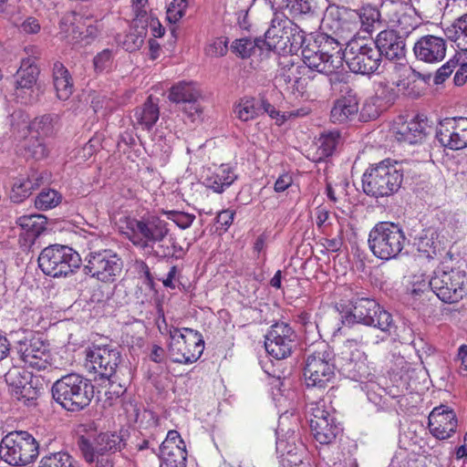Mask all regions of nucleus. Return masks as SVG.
<instances>
[{"label": "nucleus", "mask_w": 467, "mask_h": 467, "mask_svg": "<svg viewBox=\"0 0 467 467\" xmlns=\"http://www.w3.org/2000/svg\"><path fill=\"white\" fill-rule=\"evenodd\" d=\"M123 234L131 244L145 254L157 258H181L182 247L171 234L170 223L159 215L142 216L140 219L125 218Z\"/></svg>", "instance_id": "obj_1"}, {"label": "nucleus", "mask_w": 467, "mask_h": 467, "mask_svg": "<svg viewBox=\"0 0 467 467\" xmlns=\"http://www.w3.org/2000/svg\"><path fill=\"white\" fill-rule=\"evenodd\" d=\"M51 390L54 400L72 412L87 408L94 397L91 380L77 373L61 377L53 384Z\"/></svg>", "instance_id": "obj_2"}, {"label": "nucleus", "mask_w": 467, "mask_h": 467, "mask_svg": "<svg viewBox=\"0 0 467 467\" xmlns=\"http://www.w3.org/2000/svg\"><path fill=\"white\" fill-rule=\"evenodd\" d=\"M344 318L348 324L358 323L373 327L387 335H390L396 328L389 312L385 310L376 300L358 295L350 299L349 310Z\"/></svg>", "instance_id": "obj_3"}, {"label": "nucleus", "mask_w": 467, "mask_h": 467, "mask_svg": "<svg viewBox=\"0 0 467 467\" xmlns=\"http://www.w3.org/2000/svg\"><path fill=\"white\" fill-rule=\"evenodd\" d=\"M403 173L396 163L387 159L371 165L362 176V189L374 198L390 196L401 186Z\"/></svg>", "instance_id": "obj_4"}, {"label": "nucleus", "mask_w": 467, "mask_h": 467, "mask_svg": "<svg viewBox=\"0 0 467 467\" xmlns=\"http://www.w3.org/2000/svg\"><path fill=\"white\" fill-rule=\"evenodd\" d=\"M335 357L324 341L312 345L306 352L304 376L307 387L325 389L335 378Z\"/></svg>", "instance_id": "obj_5"}, {"label": "nucleus", "mask_w": 467, "mask_h": 467, "mask_svg": "<svg viewBox=\"0 0 467 467\" xmlns=\"http://www.w3.org/2000/svg\"><path fill=\"white\" fill-rule=\"evenodd\" d=\"M406 235L394 223L379 222L368 234L369 250L377 258L389 261L397 258L405 247Z\"/></svg>", "instance_id": "obj_6"}, {"label": "nucleus", "mask_w": 467, "mask_h": 467, "mask_svg": "<svg viewBox=\"0 0 467 467\" xmlns=\"http://www.w3.org/2000/svg\"><path fill=\"white\" fill-rule=\"evenodd\" d=\"M81 265L77 251L62 244H51L42 250L38 256V266L42 272L52 277L67 276Z\"/></svg>", "instance_id": "obj_7"}, {"label": "nucleus", "mask_w": 467, "mask_h": 467, "mask_svg": "<svg viewBox=\"0 0 467 467\" xmlns=\"http://www.w3.org/2000/svg\"><path fill=\"white\" fill-rule=\"evenodd\" d=\"M38 455V444L27 431H12L0 443V457L13 466H24Z\"/></svg>", "instance_id": "obj_8"}, {"label": "nucleus", "mask_w": 467, "mask_h": 467, "mask_svg": "<svg viewBox=\"0 0 467 467\" xmlns=\"http://www.w3.org/2000/svg\"><path fill=\"white\" fill-rule=\"evenodd\" d=\"M169 356L174 363L192 364L197 361L204 348L202 336L197 330L183 327L170 332Z\"/></svg>", "instance_id": "obj_9"}, {"label": "nucleus", "mask_w": 467, "mask_h": 467, "mask_svg": "<svg viewBox=\"0 0 467 467\" xmlns=\"http://www.w3.org/2000/svg\"><path fill=\"white\" fill-rule=\"evenodd\" d=\"M368 339L363 336L345 341L343 350L337 358V363L339 370L346 377L356 381H363L369 379L372 376L367 355L358 348L359 345L368 344Z\"/></svg>", "instance_id": "obj_10"}, {"label": "nucleus", "mask_w": 467, "mask_h": 467, "mask_svg": "<svg viewBox=\"0 0 467 467\" xmlns=\"http://www.w3.org/2000/svg\"><path fill=\"white\" fill-rule=\"evenodd\" d=\"M306 413L309 417V426L315 440L320 444L334 442L342 428L330 407H327V401L322 399L309 402L306 405Z\"/></svg>", "instance_id": "obj_11"}, {"label": "nucleus", "mask_w": 467, "mask_h": 467, "mask_svg": "<svg viewBox=\"0 0 467 467\" xmlns=\"http://www.w3.org/2000/svg\"><path fill=\"white\" fill-rule=\"evenodd\" d=\"M429 286L442 302H458L466 294V273L459 268L437 269L429 281Z\"/></svg>", "instance_id": "obj_12"}, {"label": "nucleus", "mask_w": 467, "mask_h": 467, "mask_svg": "<svg viewBox=\"0 0 467 467\" xmlns=\"http://www.w3.org/2000/svg\"><path fill=\"white\" fill-rule=\"evenodd\" d=\"M84 271L103 283H112L120 275L123 261L111 249L92 250L86 255Z\"/></svg>", "instance_id": "obj_13"}, {"label": "nucleus", "mask_w": 467, "mask_h": 467, "mask_svg": "<svg viewBox=\"0 0 467 467\" xmlns=\"http://www.w3.org/2000/svg\"><path fill=\"white\" fill-rule=\"evenodd\" d=\"M344 61L352 72L361 75L375 72L380 65L379 53L374 44L352 36L345 47Z\"/></svg>", "instance_id": "obj_14"}, {"label": "nucleus", "mask_w": 467, "mask_h": 467, "mask_svg": "<svg viewBox=\"0 0 467 467\" xmlns=\"http://www.w3.org/2000/svg\"><path fill=\"white\" fill-rule=\"evenodd\" d=\"M121 360L119 350L111 345H92L86 350V368L100 379L111 380Z\"/></svg>", "instance_id": "obj_15"}, {"label": "nucleus", "mask_w": 467, "mask_h": 467, "mask_svg": "<svg viewBox=\"0 0 467 467\" xmlns=\"http://www.w3.org/2000/svg\"><path fill=\"white\" fill-rule=\"evenodd\" d=\"M14 351L25 365L37 370H44L49 365L48 358L50 355L47 346L40 337L34 336L32 332H23L21 336L17 335Z\"/></svg>", "instance_id": "obj_16"}, {"label": "nucleus", "mask_w": 467, "mask_h": 467, "mask_svg": "<svg viewBox=\"0 0 467 467\" xmlns=\"http://www.w3.org/2000/svg\"><path fill=\"white\" fill-rule=\"evenodd\" d=\"M28 57L21 60V65L15 75L14 95L21 103H29L32 100L34 87L36 84L39 69L36 65V59L39 55L35 47H26Z\"/></svg>", "instance_id": "obj_17"}, {"label": "nucleus", "mask_w": 467, "mask_h": 467, "mask_svg": "<svg viewBox=\"0 0 467 467\" xmlns=\"http://www.w3.org/2000/svg\"><path fill=\"white\" fill-rule=\"evenodd\" d=\"M77 444L83 458L89 463L95 462L96 454L114 453L125 446L123 436L117 432L100 433L94 439V441H90L85 436H80Z\"/></svg>", "instance_id": "obj_18"}, {"label": "nucleus", "mask_w": 467, "mask_h": 467, "mask_svg": "<svg viewBox=\"0 0 467 467\" xmlns=\"http://www.w3.org/2000/svg\"><path fill=\"white\" fill-rule=\"evenodd\" d=\"M296 332L287 323H275L265 336V350L276 359L286 358L296 347Z\"/></svg>", "instance_id": "obj_19"}, {"label": "nucleus", "mask_w": 467, "mask_h": 467, "mask_svg": "<svg viewBox=\"0 0 467 467\" xmlns=\"http://www.w3.org/2000/svg\"><path fill=\"white\" fill-rule=\"evenodd\" d=\"M436 138L441 146L451 150L467 147V118H445L437 126Z\"/></svg>", "instance_id": "obj_20"}, {"label": "nucleus", "mask_w": 467, "mask_h": 467, "mask_svg": "<svg viewBox=\"0 0 467 467\" xmlns=\"http://www.w3.org/2000/svg\"><path fill=\"white\" fill-rule=\"evenodd\" d=\"M201 96L192 82L181 81L170 88L169 99L180 106V109L192 120L199 118L202 109L198 103Z\"/></svg>", "instance_id": "obj_21"}, {"label": "nucleus", "mask_w": 467, "mask_h": 467, "mask_svg": "<svg viewBox=\"0 0 467 467\" xmlns=\"http://www.w3.org/2000/svg\"><path fill=\"white\" fill-rule=\"evenodd\" d=\"M384 20L395 27L397 33L408 37L419 26L420 22L413 8L407 5H394L393 3L383 5Z\"/></svg>", "instance_id": "obj_22"}, {"label": "nucleus", "mask_w": 467, "mask_h": 467, "mask_svg": "<svg viewBox=\"0 0 467 467\" xmlns=\"http://www.w3.org/2000/svg\"><path fill=\"white\" fill-rule=\"evenodd\" d=\"M430 432L438 440L451 438L456 431L458 420L455 412L447 406L434 408L429 415Z\"/></svg>", "instance_id": "obj_23"}, {"label": "nucleus", "mask_w": 467, "mask_h": 467, "mask_svg": "<svg viewBox=\"0 0 467 467\" xmlns=\"http://www.w3.org/2000/svg\"><path fill=\"white\" fill-rule=\"evenodd\" d=\"M446 49V41L442 37L433 35L421 36L413 46L415 57L429 64H435L443 60Z\"/></svg>", "instance_id": "obj_24"}, {"label": "nucleus", "mask_w": 467, "mask_h": 467, "mask_svg": "<svg viewBox=\"0 0 467 467\" xmlns=\"http://www.w3.org/2000/svg\"><path fill=\"white\" fill-rule=\"evenodd\" d=\"M395 30H382L376 37L374 47L381 57L389 60H400L406 57V42Z\"/></svg>", "instance_id": "obj_25"}, {"label": "nucleus", "mask_w": 467, "mask_h": 467, "mask_svg": "<svg viewBox=\"0 0 467 467\" xmlns=\"http://www.w3.org/2000/svg\"><path fill=\"white\" fill-rule=\"evenodd\" d=\"M6 384L12 395L17 400H31L36 398L37 391L34 387L32 374L20 368H13L5 375Z\"/></svg>", "instance_id": "obj_26"}, {"label": "nucleus", "mask_w": 467, "mask_h": 467, "mask_svg": "<svg viewBox=\"0 0 467 467\" xmlns=\"http://www.w3.org/2000/svg\"><path fill=\"white\" fill-rule=\"evenodd\" d=\"M303 64L307 67V74L310 70L318 73H331L340 67V60L337 56H330V60L317 47V42L312 47L306 46L301 50Z\"/></svg>", "instance_id": "obj_27"}, {"label": "nucleus", "mask_w": 467, "mask_h": 467, "mask_svg": "<svg viewBox=\"0 0 467 467\" xmlns=\"http://www.w3.org/2000/svg\"><path fill=\"white\" fill-rule=\"evenodd\" d=\"M427 120L422 117L417 116L409 121L397 123L393 133L399 142L416 144L424 140L427 134Z\"/></svg>", "instance_id": "obj_28"}, {"label": "nucleus", "mask_w": 467, "mask_h": 467, "mask_svg": "<svg viewBox=\"0 0 467 467\" xmlns=\"http://www.w3.org/2000/svg\"><path fill=\"white\" fill-rule=\"evenodd\" d=\"M344 28L341 31L334 32L335 36H328L324 34L319 36L317 42V47L319 52H322L325 57L330 60V56H337L340 60V67L343 66L345 57V48L351 37V32L344 35Z\"/></svg>", "instance_id": "obj_29"}, {"label": "nucleus", "mask_w": 467, "mask_h": 467, "mask_svg": "<svg viewBox=\"0 0 467 467\" xmlns=\"http://www.w3.org/2000/svg\"><path fill=\"white\" fill-rule=\"evenodd\" d=\"M238 176L229 164H222L213 170L208 169L203 179V184L216 193H222L228 189Z\"/></svg>", "instance_id": "obj_30"}, {"label": "nucleus", "mask_w": 467, "mask_h": 467, "mask_svg": "<svg viewBox=\"0 0 467 467\" xmlns=\"http://www.w3.org/2000/svg\"><path fill=\"white\" fill-rule=\"evenodd\" d=\"M159 117V106L152 101L151 97H149L141 106L134 109L131 121L135 129L150 130L156 124Z\"/></svg>", "instance_id": "obj_31"}, {"label": "nucleus", "mask_w": 467, "mask_h": 467, "mask_svg": "<svg viewBox=\"0 0 467 467\" xmlns=\"http://www.w3.org/2000/svg\"><path fill=\"white\" fill-rule=\"evenodd\" d=\"M43 177L33 172L27 177H16L13 179L11 190L9 192L10 200L15 203H20L29 197L34 190L39 187Z\"/></svg>", "instance_id": "obj_32"}, {"label": "nucleus", "mask_w": 467, "mask_h": 467, "mask_svg": "<svg viewBox=\"0 0 467 467\" xmlns=\"http://www.w3.org/2000/svg\"><path fill=\"white\" fill-rule=\"evenodd\" d=\"M358 111V99L351 91H348L346 96H342L334 102L330 111V119L334 123H345L354 118Z\"/></svg>", "instance_id": "obj_33"}, {"label": "nucleus", "mask_w": 467, "mask_h": 467, "mask_svg": "<svg viewBox=\"0 0 467 467\" xmlns=\"http://www.w3.org/2000/svg\"><path fill=\"white\" fill-rule=\"evenodd\" d=\"M284 25L278 23L277 26L273 25L265 34V39H262L261 46H265L267 49L274 50L277 53H286L287 44L290 41L288 36V24Z\"/></svg>", "instance_id": "obj_34"}, {"label": "nucleus", "mask_w": 467, "mask_h": 467, "mask_svg": "<svg viewBox=\"0 0 467 467\" xmlns=\"http://www.w3.org/2000/svg\"><path fill=\"white\" fill-rule=\"evenodd\" d=\"M52 77L57 97L61 100H67L73 92V81L67 68L61 62H55Z\"/></svg>", "instance_id": "obj_35"}, {"label": "nucleus", "mask_w": 467, "mask_h": 467, "mask_svg": "<svg viewBox=\"0 0 467 467\" xmlns=\"http://www.w3.org/2000/svg\"><path fill=\"white\" fill-rule=\"evenodd\" d=\"M430 76H425L420 72L410 68L407 74L399 80L397 86L404 95L410 98H418L422 94L421 83H426Z\"/></svg>", "instance_id": "obj_36"}, {"label": "nucleus", "mask_w": 467, "mask_h": 467, "mask_svg": "<svg viewBox=\"0 0 467 467\" xmlns=\"http://www.w3.org/2000/svg\"><path fill=\"white\" fill-rule=\"evenodd\" d=\"M283 65L275 77L276 83L286 91L289 86L295 82L300 74H307V67L300 64H296L291 60L281 63Z\"/></svg>", "instance_id": "obj_37"}, {"label": "nucleus", "mask_w": 467, "mask_h": 467, "mask_svg": "<svg viewBox=\"0 0 467 467\" xmlns=\"http://www.w3.org/2000/svg\"><path fill=\"white\" fill-rule=\"evenodd\" d=\"M234 114L243 122L258 118L260 116L258 101L254 97L241 98L234 106Z\"/></svg>", "instance_id": "obj_38"}, {"label": "nucleus", "mask_w": 467, "mask_h": 467, "mask_svg": "<svg viewBox=\"0 0 467 467\" xmlns=\"http://www.w3.org/2000/svg\"><path fill=\"white\" fill-rule=\"evenodd\" d=\"M340 140L339 132L337 130L324 132L317 139L316 143L317 147V161H323L324 159L331 156Z\"/></svg>", "instance_id": "obj_39"}, {"label": "nucleus", "mask_w": 467, "mask_h": 467, "mask_svg": "<svg viewBox=\"0 0 467 467\" xmlns=\"http://www.w3.org/2000/svg\"><path fill=\"white\" fill-rule=\"evenodd\" d=\"M25 129L28 130L32 138H44L50 136L54 131L53 118L50 115H44L36 118L34 120L24 119Z\"/></svg>", "instance_id": "obj_40"}, {"label": "nucleus", "mask_w": 467, "mask_h": 467, "mask_svg": "<svg viewBox=\"0 0 467 467\" xmlns=\"http://www.w3.org/2000/svg\"><path fill=\"white\" fill-rule=\"evenodd\" d=\"M440 244L438 234L431 228L423 230L416 242L418 251L428 258H432L436 255L437 251L440 249Z\"/></svg>", "instance_id": "obj_41"}, {"label": "nucleus", "mask_w": 467, "mask_h": 467, "mask_svg": "<svg viewBox=\"0 0 467 467\" xmlns=\"http://www.w3.org/2000/svg\"><path fill=\"white\" fill-rule=\"evenodd\" d=\"M187 455L186 446L160 451V467H186Z\"/></svg>", "instance_id": "obj_42"}, {"label": "nucleus", "mask_w": 467, "mask_h": 467, "mask_svg": "<svg viewBox=\"0 0 467 467\" xmlns=\"http://www.w3.org/2000/svg\"><path fill=\"white\" fill-rule=\"evenodd\" d=\"M38 467H80L70 454L65 451L49 453L44 456Z\"/></svg>", "instance_id": "obj_43"}, {"label": "nucleus", "mask_w": 467, "mask_h": 467, "mask_svg": "<svg viewBox=\"0 0 467 467\" xmlns=\"http://www.w3.org/2000/svg\"><path fill=\"white\" fill-rule=\"evenodd\" d=\"M18 224L26 231L28 238L37 237L44 230L45 217L33 214L30 216H22L18 218Z\"/></svg>", "instance_id": "obj_44"}, {"label": "nucleus", "mask_w": 467, "mask_h": 467, "mask_svg": "<svg viewBox=\"0 0 467 467\" xmlns=\"http://www.w3.org/2000/svg\"><path fill=\"white\" fill-rule=\"evenodd\" d=\"M261 43V38L252 39L250 37H244L234 40L231 49L237 56L246 58L251 57L256 47L262 49Z\"/></svg>", "instance_id": "obj_45"}, {"label": "nucleus", "mask_w": 467, "mask_h": 467, "mask_svg": "<svg viewBox=\"0 0 467 467\" xmlns=\"http://www.w3.org/2000/svg\"><path fill=\"white\" fill-rule=\"evenodd\" d=\"M381 17L384 18L383 7L380 11L373 7L363 8L359 15L361 27L366 32H371L376 25L380 24Z\"/></svg>", "instance_id": "obj_46"}, {"label": "nucleus", "mask_w": 467, "mask_h": 467, "mask_svg": "<svg viewBox=\"0 0 467 467\" xmlns=\"http://www.w3.org/2000/svg\"><path fill=\"white\" fill-rule=\"evenodd\" d=\"M61 202V195L55 190H42L36 196L35 205L38 210H49Z\"/></svg>", "instance_id": "obj_47"}, {"label": "nucleus", "mask_w": 467, "mask_h": 467, "mask_svg": "<svg viewBox=\"0 0 467 467\" xmlns=\"http://www.w3.org/2000/svg\"><path fill=\"white\" fill-rule=\"evenodd\" d=\"M288 26V36H290V41L287 44L286 53H296L300 48H304L303 47L305 43V35L304 32L298 30L297 26H293V23L290 20H287Z\"/></svg>", "instance_id": "obj_48"}, {"label": "nucleus", "mask_w": 467, "mask_h": 467, "mask_svg": "<svg viewBox=\"0 0 467 467\" xmlns=\"http://www.w3.org/2000/svg\"><path fill=\"white\" fill-rule=\"evenodd\" d=\"M146 34L147 31L143 26L136 32H130L125 36L123 47L129 52L139 49L144 43Z\"/></svg>", "instance_id": "obj_49"}, {"label": "nucleus", "mask_w": 467, "mask_h": 467, "mask_svg": "<svg viewBox=\"0 0 467 467\" xmlns=\"http://www.w3.org/2000/svg\"><path fill=\"white\" fill-rule=\"evenodd\" d=\"M276 449L282 453V456L286 455L285 461H286L291 467L304 464L302 458L297 455V452H294V450L296 448L286 444L285 441L278 439L276 441Z\"/></svg>", "instance_id": "obj_50"}, {"label": "nucleus", "mask_w": 467, "mask_h": 467, "mask_svg": "<svg viewBox=\"0 0 467 467\" xmlns=\"http://www.w3.org/2000/svg\"><path fill=\"white\" fill-rule=\"evenodd\" d=\"M227 38L224 36H220L211 40V42L205 47V54L209 57H219L224 56L227 53Z\"/></svg>", "instance_id": "obj_51"}, {"label": "nucleus", "mask_w": 467, "mask_h": 467, "mask_svg": "<svg viewBox=\"0 0 467 467\" xmlns=\"http://www.w3.org/2000/svg\"><path fill=\"white\" fill-rule=\"evenodd\" d=\"M113 62L112 51L104 49L97 54L93 58V67L96 73H102L109 71L111 68Z\"/></svg>", "instance_id": "obj_52"}, {"label": "nucleus", "mask_w": 467, "mask_h": 467, "mask_svg": "<svg viewBox=\"0 0 467 467\" xmlns=\"http://www.w3.org/2000/svg\"><path fill=\"white\" fill-rule=\"evenodd\" d=\"M164 214L167 216V221H172L181 229L189 228L195 219L194 214L179 211H169L165 212Z\"/></svg>", "instance_id": "obj_53"}, {"label": "nucleus", "mask_w": 467, "mask_h": 467, "mask_svg": "<svg viewBox=\"0 0 467 467\" xmlns=\"http://www.w3.org/2000/svg\"><path fill=\"white\" fill-rule=\"evenodd\" d=\"M285 8L292 16L306 15L312 11L309 0H285Z\"/></svg>", "instance_id": "obj_54"}, {"label": "nucleus", "mask_w": 467, "mask_h": 467, "mask_svg": "<svg viewBox=\"0 0 467 467\" xmlns=\"http://www.w3.org/2000/svg\"><path fill=\"white\" fill-rule=\"evenodd\" d=\"M459 59L456 56L451 58L447 63L442 65L435 73L434 84L439 85L443 83L453 72V69L458 66Z\"/></svg>", "instance_id": "obj_55"}, {"label": "nucleus", "mask_w": 467, "mask_h": 467, "mask_svg": "<svg viewBox=\"0 0 467 467\" xmlns=\"http://www.w3.org/2000/svg\"><path fill=\"white\" fill-rule=\"evenodd\" d=\"M258 108L260 109V115L263 113L268 114V116L276 120L278 124H282L285 121V116L280 113L264 96L260 97L258 101Z\"/></svg>", "instance_id": "obj_56"}, {"label": "nucleus", "mask_w": 467, "mask_h": 467, "mask_svg": "<svg viewBox=\"0 0 467 467\" xmlns=\"http://www.w3.org/2000/svg\"><path fill=\"white\" fill-rule=\"evenodd\" d=\"M324 75L327 76V81L332 90L338 89L340 92L344 90L347 92L349 91L345 75L341 72H338L337 69L331 73H324Z\"/></svg>", "instance_id": "obj_57"}, {"label": "nucleus", "mask_w": 467, "mask_h": 467, "mask_svg": "<svg viewBox=\"0 0 467 467\" xmlns=\"http://www.w3.org/2000/svg\"><path fill=\"white\" fill-rule=\"evenodd\" d=\"M444 33L448 39L456 44L458 48L467 51V45L466 42L463 41L462 36L459 31L457 19L451 26L445 29Z\"/></svg>", "instance_id": "obj_58"}, {"label": "nucleus", "mask_w": 467, "mask_h": 467, "mask_svg": "<svg viewBox=\"0 0 467 467\" xmlns=\"http://www.w3.org/2000/svg\"><path fill=\"white\" fill-rule=\"evenodd\" d=\"M186 446L183 440L181 438L180 433L177 431H169L166 439L162 441L160 446V451L170 450V447H182Z\"/></svg>", "instance_id": "obj_59"}, {"label": "nucleus", "mask_w": 467, "mask_h": 467, "mask_svg": "<svg viewBox=\"0 0 467 467\" xmlns=\"http://www.w3.org/2000/svg\"><path fill=\"white\" fill-rule=\"evenodd\" d=\"M27 150L36 160L44 159L48 154V150L40 138H36V140L27 146Z\"/></svg>", "instance_id": "obj_60"}, {"label": "nucleus", "mask_w": 467, "mask_h": 467, "mask_svg": "<svg viewBox=\"0 0 467 467\" xmlns=\"http://www.w3.org/2000/svg\"><path fill=\"white\" fill-rule=\"evenodd\" d=\"M309 79H314V77L309 74H300L292 86H289L287 91L293 94L298 93L303 95L306 91Z\"/></svg>", "instance_id": "obj_61"}, {"label": "nucleus", "mask_w": 467, "mask_h": 467, "mask_svg": "<svg viewBox=\"0 0 467 467\" xmlns=\"http://www.w3.org/2000/svg\"><path fill=\"white\" fill-rule=\"evenodd\" d=\"M135 267L140 277H144V283L149 286H152L154 281L148 265L142 260L136 261Z\"/></svg>", "instance_id": "obj_62"}, {"label": "nucleus", "mask_w": 467, "mask_h": 467, "mask_svg": "<svg viewBox=\"0 0 467 467\" xmlns=\"http://www.w3.org/2000/svg\"><path fill=\"white\" fill-rule=\"evenodd\" d=\"M253 461L245 455H235L231 462H224L223 467H252Z\"/></svg>", "instance_id": "obj_63"}, {"label": "nucleus", "mask_w": 467, "mask_h": 467, "mask_svg": "<svg viewBox=\"0 0 467 467\" xmlns=\"http://www.w3.org/2000/svg\"><path fill=\"white\" fill-rule=\"evenodd\" d=\"M457 360L460 361L459 372L467 375V345L462 344L458 348Z\"/></svg>", "instance_id": "obj_64"}]
</instances>
